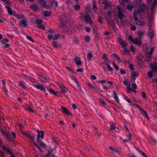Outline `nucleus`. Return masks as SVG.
<instances>
[{
  "label": "nucleus",
  "mask_w": 157,
  "mask_h": 157,
  "mask_svg": "<svg viewBox=\"0 0 157 157\" xmlns=\"http://www.w3.org/2000/svg\"><path fill=\"white\" fill-rule=\"evenodd\" d=\"M140 10L137 12H135L133 13V16L134 19L135 21H136V24L139 26H144L146 25V22L144 21L140 20H137L138 18L137 17V15H140L141 13H144V10L145 8V4L142 3L140 5Z\"/></svg>",
  "instance_id": "1"
},
{
  "label": "nucleus",
  "mask_w": 157,
  "mask_h": 157,
  "mask_svg": "<svg viewBox=\"0 0 157 157\" xmlns=\"http://www.w3.org/2000/svg\"><path fill=\"white\" fill-rule=\"evenodd\" d=\"M48 37L49 40H51L52 38L53 39V36L52 35L49 34L48 35Z\"/></svg>",
  "instance_id": "63"
},
{
  "label": "nucleus",
  "mask_w": 157,
  "mask_h": 157,
  "mask_svg": "<svg viewBox=\"0 0 157 157\" xmlns=\"http://www.w3.org/2000/svg\"><path fill=\"white\" fill-rule=\"evenodd\" d=\"M128 81L127 79H125L123 82V83L125 85H127L128 84Z\"/></svg>",
  "instance_id": "58"
},
{
  "label": "nucleus",
  "mask_w": 157,
  "mask_h": 157,
  "mask_svg": "<svg viewBox=\"0 0 157 157\" xmlns=\"http://www.w3.org/2000/svg\"><path fill=\"white\" fill-rule=\"evenodd\" d=\"M118 11L119 19H123L124 18V16L121 10V8L120 6L118 7Z\"/></svg>",
  "instance_id": "8"
},
{
  "label": "nucleus",
  "mask_w": 157,
  "mask_h": 157,
  "mask_svg": "<svg viewBox=\"0 0 157 157\" xmlns=\"http://www.w3.org/2000/svg\"><path fill=\"white\" fill-rule=\"evenodd\" d=\"M131 75L132 77V80L133 82H134L136 78L138 76V73L136 72H134L131 73Z\"/></svg>",
  "instance_id": "11"
},
{
  "label": "nucleus",
  "mask_w": 157,
  "mask_h": 157,
  "mask_svg": "<svg viewBox=\"0 0 157 157\" xmlns=\"http://www.w3.org/2000/svg\"><path fill=\"white\" fill-rule=\"evenodd\" d=\"M124 98L125 100L126 101H127L128 103H132L131 101L128 98V97L126 96H124Z\"/></svg>",
  "instance_id": "34"
},
{
  "label": "nucleus",
  "mask_w": 157,
  "mask_h": 157,
  "mask_svg": "<svg viewBox=\"0 0 157 157\" xmlns=\"http://www.w3.org/2000/svg\"><path fill=\"white\" fill-rule=\"evenodd\" d=\"M138 151L140 152L143 157H148L144 153L142 152L140 150H138Z\"/></svg>",
  "instance_id": "56"
},
{
  "label": "nucleus",
  "mask_w": 157,
  "mask_h": 157,
  "mask_svg": "<svg viewBox=\"0 0 157 157\" xmlns=\"http://www.w3.org/2000/svg\"><path fill=\"white\" fill-rule=\"evenodd\" d=\"M2 149H4V150H5L6 151V152H7L9 153H11L10 150L9 149L6 148L5 146H3L2 147Z\"/></svg>",
  "instance_id": "42"
},
{
  "label": "nucleus",
  "mask_w": 157,
  "mask_h": 157,
  "mask_svg": "<svg viewBox=\"0 0 157 157\" xmlns=\"http://www.w3.org/2000/svg\"><path fill=\"white\" fill-rule=\"evenodd\" d=\"M93 56L92 53H89L87 54V58L89 61H90Z\"/></svg>",
  "instance_id": "32"
},
{
  "label": "nucleus",
  "mask_w": 157,
  "mask_h": 157,
  "mask_svg": "<svg viewBox=\"0 0 157 157\" xmlns=\"http://www.w3.org/2000/svg\"><path fill=\"white\" fill-rule=\"evenodd\" d=\"M61 111L63 113L68 116L71 115V113L69 112L67 109L65 107L62 106L61 109Z\"/></svg>",
  "instance_id": "10"
},
{
  "label": "nucleus",
  "mask_w": 157,
  "mask_h": 157,
  "mask_svg": "<svg viewBox=\"0 0 157 157\" xmlns=\"http://www.w3.org/2000/svg\"><path fill=\"white\" fill-rule=\"evenodd\" d=\"M1 131L2 133L3 134V135L5 136L6 138L7 139H9V136L8 134L7 133L5 132V131L3 130H2Z\"/></svg>",
  "instance_id": "33"
},
{
  "label": "nucleus",
  "mask_w": 157,
  "mask_h": 157,
  "mask_svg": "<svg viewBox=\"0 0 157 157\" xmlns=\"http://www.w3.org/2000/svg\"><path fill=\"white\" fill-rule=\"evenodd\" d=\"M32 8L34 10H38V7L36 5H33L31 6Z\"/></svg>",
  "instance_id": "47"
},
{
  "label": "nucleus",
  "mask_w": 157,
  "mask_h": 157,
  "mask_svg": "<svg viewBox=\"0 0 157 157\" xmlns=\"http://www.w3.org/2000/svg\"><path fill=\"white\" fill-rule=\"evenodd\" d=\"M118 41L122 46V48L124 49L125 47H126L127 45V43L123 40L121 37H119Z\"/></svg>",
  "instance_id": "9"
},
{
  "label": "nucleus",
  "mask_w": 157,
  "mask_h": 157,
  "mask_svg": "<svg viewBox=\"0 0 157 157\" xmlns=\"http://www.w3.org/2000/svg\"><path fill=\"white\" fill-rule=\"evenodd\" d=\"M132 86L133 89V90L134 89H136L137 87V86L135 83H132Z\"/></svg>",
  "instance_id": "52"
},
{
  "label": "nucleus",
  "mask_w": 157,
  "mask_h": 157,
  "mask_svg": "<svg viewBox=\"0 0 157 157\" xmlns=\"http://www.w3.org/2000/svg\"><path fill=\"white\" fill-rule=\"evenodd\" d=\"M26 37V38L29 40H30L31 41H32V42L33 41V40L32 38L30 36H27Z\"/></svg>",
  "instance_id": "59"
},
{
  "label": "nucleus",
  "mask_w": 157,
  "mask_h": 157,
  "mask_svg": "<svg viewBox=\"0 0 157 157\" xmlns=\"http://www.w3.org/2000/svg\"><path fill=\"white\" fill-rule=\"evenodd\" d=\"M129 40L133 44L137 45L138 46L141 45L142 41L140 38H135L133 39L131 36H129L128 37Z\"/></svg>",
  "instance_id": "2"
},
{
  "label": "nucleus",
  "mask_w": 157,
  "mask_h": 157,
  "mask_svg": "<svg viewBox=\"0 0 157 157\" xmlns=\"http://www.w3.org/2000/svg\"><path fill=\"white\" fill-rule=\"evenodd\" d=\"M39 142L40 144L43 147H44L46 145L43 142H41L39 140V141L37 142Z\"/></svg>",
  "instance_id": "54"
},
{
  "label": "nucleus",
  "mask_w": 157,
  "mask_h": 157,
  "mask_svg": "<svg viewBox=\"0 0 157 157\" xmlns=\"http://www.w3.org/2000/svg\"><path fill=\"white\" fill-rule=\"evenodd\" d=\"M147 50L146 52L148 53V55H151L152 54L153 51L154 50V48H151V51H150L149 52V50H148V49H147Z\"/></svg>",
  "instance_id": "41"
},
{
  "label": "nucleus",
  "mask_w": 157,
  "mask_h": 157,
  "mask_svg": "<svg viewBox=\"0 0 157 157\" xmlns=\"http://www.w3.org/2000/svg\"><path fill=\"white\" fill-rule=\"evenodd\" d=\"M112 56L115 59H117L119 62L121 63V59L120 57L117 55L113 54L112 55Z\"/></svg>",
  "instance_id": "22"
},
{
  "label": "nucleus",
  "mask_w": 157,
  "mask_h": 157,
  "mask_svg": "<svg viewBox=\"0 0 157 157\" xmlns=\"http://www.w3.org/2000/svg\"><path fill=\"white\" fill-rule=\"evenodd\" d=\"M138 36L139 37V38L140 39L141 38L143 35V33L142 31H138Z\"/></svg>",
  "instance_id": "40"
},
{
  "label": "nucleus",
  "mask_w": 157,
  "mask_h": 157,
  "mask_svg": "<svg viewBox=\"0 0 157 157\" xmlns=\"http://www.w3.org/2000/svg\"><path fill=\"white\" fill-rule=\"evenodd\" d=\"M74 61L75 63L78 66L80 65L81 64V60L79 58H75L74 59Z\"/></svg>",
  "instance_id": "15"
},
{
  "label": "nucleus",
  "mask_w": 157,
  "mask_h": 157,
  "mask_svg": "<svg viewBox=\"0 0 157 157\" xmlns=\"http://www.w3.org/2000/svg\"><path fill=\"white\" fill-rule=\"evenodd\" d=\"M34 86L36 89L40 90L41 91L45 92V89L44 86L41 84L36 86Z\"/></svg>",
  "instance_id": "13"
},
{
  "label": "nucleus",
  "mask_w": 157,
  "mask_h": 157,
  "mask_svg": "<svg viewBox=\"0 0 157 157\" xmlns=\"http://www.w3.org/2000/svg\"><path fill=\"white\" fill-rule=\"evenodd\" d=\"M18 85L21 87L23 89L25 90L26 89V86L24 82L19 81L18 82Z\"/></svg>",
  "instance_id": "21"
},
{
  "label": "nucleus",
  "mask_w": 157,
  "mask_h": 157,
  "mask_svg": "<svg viewBox=\"0 0 157 157\" xmlns=\"http://www.w3.org/2000/svg\"><path fill=\"white\" fill-rule=\"evenodd\" d=\"M133 7V5L131 3H129L128 5L127 9L128 10H130Z\"/></svg>",
  "instance_id": "39"
},
{
  "label": "nucleus",
  "mask_w": 157,
  "mask_h": 157,
  "mask_svg": "<svg viewBox=\"0 0 157 157\" xmlns=\"http://www.w3.org/2000/svg\"><path fill=\"white\" fill-rule=\"evenodd\" d=\"M99 101L100 104L103 105H105V102L101 99L100 98L99 99Z\"/></svg>",
  "instance_id": "50"
},
{
  "label": "nucleus",
  "mask_w": 157,
  "mask_h": 157,
  "mask_svg": "<svg viewBox=\"0 0 157 157\" xmlns=\"http://www.w3.org/2000/svg\"><path fill=\"white\" fill-rule=\"evenodd\" d=\"M22 133H23V134L25 135L27 137H29L30 139V140H31L32 141H33V140H34V137L30 136L27 133V132H22Z\"/></svg>",
  "instance_id": "25"
},
{
  "label": "nucleus",
  "mask_w": 157,
  "mask_h": 157,
  "mask_svg": "<svg viewBox=\"0 0 157 157\" xmlns=\"http://www.w3.org/2000/svg\"><path fill=\"white\" fill-rule=\"evenodd\" d=\"M59 88L61 89L62 92L64 93L66 92L67 91V89L64 87L60 86V87H59Z\"/></svg>",
  "instance_id": "36"
},
{
  "label": "nucleus",
  "mask_w": 157,
  "mask_h": 157,
  "mask_svg": "<svg viewBox=\"0 0 157 157\" xmlns=\"http://www.w3.org/2000/svg\"><path fill=\"white\" fill-rule=\"evenodd\" d=\"M45 157H55V156L51 153H49Z\"/></svg>",
  "instance_id": "53"
},
{
  "label": "nucleus",
  "mask_w": 157,
  "mask_h": 157,
  "mask_svg": "<svg viewBox=\"0 0 157 157\" xmlns=\"http://www.w3.org/2000/svg\"><path fill=\"white\" fill-rule=\"evenodd\" d=\"M128 53V51L127 49H125L124 51V55H127Z\"/></svg>",
  "instance_id": "61"
},
{
  "label": "nucleus",
  "mask_w": 157,
  "mask_h": 157,
  "mask_svg": "<svg viewBox=\"0 0 157 157\" xmlns=\"http://www.w3.org/2000/svg\"><path fill=\"white\" fill-rule=\"evenodd\" d=\"M71 78H72V79L75 82V83H76V84H77V86H78V89L79 90H81V86H80V84H79L78 82V81H77V79H76V78L75 77L73 76H72V77Z\"/></svg>",
  "instance_id": "20"
},
{
  "label": "nucleus",
  "mask_w": 157,
  "mask_h": 157,
  "mask_svg": "<svg viewBox=\"0 0 157 157\" xmlns=\"http://www.w3.org/2000/svg\"><path fill=\"white\" fill-rule=\"evenodd\" d=\"M87 85L89 89H96V87L95 86H92L90 83H87Z\"/></svg>",
  "instance_id": "31"
},
{
  "label": "nucleus",
  "mask_w": 157,
  "mask_h": 157,
  "mask_svg": "<svg viewBox=\"0 0 157 157\" xmlns=\"http://www.w3.org/2000/svg\"><path fill=\"white\" fill-rule=\"evenodd\" d=\"M113 65L117 71H118L119 70V67L115 63L113 62Z\"/></svg>",
  "instance_id": "45"
},
{
  "label": "nucleus",
  "mask_w": 157,
  "mask_h": 157,
  "mask_svg": "<svg viewBox=\"0 0 157 157\" xmlns=\"http://www.w3.org/2000/svg\"><path fill=\"white\" fill-rule=\"evenodd\" d=\"M133 90L130 87V85L129 84L127 88V91L128 93L130 92L133 91Z\"/></svg>",
  "instance_id": "37"
},
{
  "label": "nucleus",
  "mask_w": 157,
  "mask_h": 157,
  "mask_svg": "<svg viewBox=\"0 0 157 157\" xmlns=\"http://www.w3.org/2000/svg\"><path fill=\"white\" fill-rule=\"evenodd\" d=\"M140 111L141 112V113H142V114H144L147 117V118L149 119L148 117L147 114V112L146 111L144 110V109H139Z\"/></svg>",
  "instance_id": "24"
},
{
  "label": "nucleus",
  "mask_w": 157,
  "mask_h": 157,
  "mask_svg": "<svg viewBox=\"0 0 157 157\" xmlns=\"http://www.w3.org/2000/svg\"><path fill=\"white\" fill-rule=\"evenodd\" d=\"M119 2L121 6H123L124 5V2L123 0H119Z\"/></svg>",
  "instance_id": "62"
},
{
  "label": "nucleus",
  "mask_w": 157,
  "mask_h": 157,
  "mask_svg": "<svg viewBox=\"0 0 157 157\" xmlns=\"http://www.w3.org/2000/svg\"><path fill=\"white\" fill-rule=\"evenodd\" d=\"M27 21L26 20H24L22 21H21L19 23V24L20 26L25 27L27 25Z\"/></svg>",
  "instance_id": "16"
},
{
  "label": "nucleus",
  "mask_w": 157,
  "mask_h": 157,
  "mask_svg": "<svg viewBox=\"0 0 157 157\" xmlns=\"http://www.w3.org/2000/svg\"><path fill=\"white\" fill-rule=\"evenodd\" d=\"M82 18L83 20L86 21L87 23L90 24H91L92 23V21L88 13L82 14Z\"/></svg>",
  "instance_id": "4"
},
{
  "label": "nucleus",
  "mask_w": 157,
  "mask_h": 157,
  "mask_svg": "<svg viewBox=\"0 0 157 157\" xmlns=\"http://www.w3.org/2000/svg\"><path fill=\"white\" fill-rule=\"evenodd\" d=\"M59 35L58 34H57L55 35L54 36H53V40H56L59 38Z\"/></svg>",
  "instance_id": "49"
},
{
  "label": "nucleus",
  "mask_w": 157,
  "mask_h": 157,
  "mask_svg": "<svg viewBox=\"0 0 157 157\" xmlns=\"http://www.w3.org/2000/svg\"><path fill=\"white\" fill-rule=\"evenodd\" d=\"M150 67L152 70L157 71V65L156 63L151 64L150 65Z\"/></svg>",
  "instance_id": "14"
},
{
  "label": "nucleus",
  "mask_w": 157,
  "mask_h": 157,
  "mask_svg": "<svg viewBox=\"0 0 157 157\" xmlns=\"http://www.w3.org/2000/svg\"><path fill=\"white\" fill-rule=\"evenodd\" d=\"M47 89L50 94H53L55 95H57L56 92L51 88L47 87Z\"/></svg>",
  "instance_id": "23"
},
{
  "label": "nucleus",
  "mask_w": 157,
  "mask_h": 157,
  "mask_svg": "<svg viewBox=\"0 0 157 157\" xmlns=\"http://www.w3.org/2000/svg\"><path fill=\"white\" fill-rule=\"evenodd\" d=\"M52 45L55 48H56L59 47L60 45L58 44L57 42L55 41H53L52 43Z\"/></svg>",
  "instance_id": "28"
},
{
  "label": "nucleus",
  "mask_w": 157,
  "mask_h": 157,
  "mask_svg": "<svg viewBox=\"0 0 157 157\" xmlns=\"http://www.w3.org/2000/svg\"><path fill=\"white\" fill-rule=\"evenodd\" d=\"M6 8L7 10L8 13L14 16L18 19L23 18L24 16L23 15L17 14L14 12L12 11L9 6H6Z\"/></svg>",
  "instance_id": "3"
},
{
  "label": "nucleus",
  "mask_w": 157,
  "mask_h": 157,
  "mask_svg": "<svg viewBox=\"0 0 157 157\" xmlns=\"http://www.w3.org/2000/svg\"><path fill=\"white\" fill-rule=\"evenodd\" d=\"M103 58L104 59L105 63L106 62L109 63V60L107 57V56L105 53H104L103 54Z\"/></svg>",
  "instance_id": "30"
},
{
  "label": "nucleus",
  "mask_w": 157,
  "mask_h": 157,
  "mask_svg": "<svg viewBox=\"0 0 157 157\" xmlns=\"http://www.w3.org/2000/svg\"><path fill=\"white\" fill-rule=\"evenodd\" d=\"M120 73L121 74L124 75L125 74L126 71L125 70L121 69L120 71Z\"/></svg>",
  "instance_id": "57"
},
{
  "label": "nucleus",
  "mask_w": 157,
  "mask_h": 157,
  "mask_svg": "<svg viewBox=\"0 0 157 157\" xmlns=\"http://www.w3.org/2000/svg\"><path fill=\"white\" fill-rule=\"evenodd\" d=\"M148 34L151 36V38H152L154 36V32L151 31V32H148Z\"/></svg>",
  "instance_id": "44"
},
{
  "label": "nucleus",
  "mask_w": 157,
  "mask_h": 157,
  "mask_svg": "<svg viewBox=\"0 0 157 157\" xmlns=\"http://www.w3.org/2000/svg\"><path fill=\"white\" fill-rule=\"evenodd\" d=\"M44 16L46 17H48L49 16H50L51 14V13L50 11H47L44 12Z\"/></svg>",
  "instance_id": "38"
},
{
  "label": "nucleus",
  "mask_w": 157,
  "mask_h": 157,
  "mask_svg": "<svg viewBox=\"0 0 157 157\" xmlns=\"http://www.w3.org/2000/svg\"><path fill=\"white\" fill-rule=\"evenodd\" d=\"M109 63H106V65L108 67V68L109 70L110 71H113V69L111 67V66L109 64Z\"/></svg>",
  "instance_id": "35"
},
{
  "label": "nucleus",
  "mask_w": 157,
  "mask_h": 157,
  "mask_svg": "<svg viewBox=\"0 0 157 157\" xmlns=\"http://www.w3.org/2000/svg\"><path fill=\"white\" fill-rule=\"evenodd\" d=\"M103 3L105 6V9H106L110 7V2L106 0H104Z\"/></svg>",
  "instance_id": "12"
},
{
  "label": "nucleus",
  "mask_w": 157,
  "mask_h": 157,
  "mask_svg": "<svg viewBox=\"0 0 157 157\" xmlns=\"http://www.w3.org/2000/svg\"><path fill=\"white\" fill-rule=\"evenodd\" d=\"M113 97L114 99L115 100V101L119 103L120 100L117 96V94L116 92H113Z\"/></svg>",
  "instance_id": "19"
},
{
  "label": "nucleus",
  "mask_w": 157,
  "mask_h": 157,
  "mask_svg": "<svg viewBox=\"0 0 157 157\" xmlns=\"http://www.w3.org/2000/svg\"><path fill=\"white\" fill-rule=\"evenodd\" d=\"M153 73L151 71L148 72L147 73V76L149 78H152L153 77Z\"/></svg>",
  "instance_id": "43"
},
{
  "label": "nucleus",
  "mask_w": 157,
  "mask_h": 157,
  "mask_svg": "<svg viewBox=\"0 0 157 157\" xmlns=\"http://www.w3.org/2000/svg\"><path fill=\"white\" fill-rule=\"evenodd\" d=\"M108 148L110 150V152L113 155L117 156L118 155H120V153L118 149L113 148L111 147H109Z\"/></svg>",
  "instance_id": "5"
},
{
  "label": "nucleus",
  "mask_w": 157,
  "mask_h": 157,
  "mask_svg": "<svg viewBox=\"0 0 157 157\" xmlns=\"http://www.w3.org/2000/svg\"><path fill=\"white\" fill-rule=\"evenodd\" d=\"M37 2L40 4L43 7L46 8L45 2L44 0H37Z\"/></svg>",
  "instance_id": "17"
},
{
  "label": "nucleus",
  "mask_w": 157,
  "mask_h": 157,
  "mask_svg": "<svg viewBox=\"0 0 157 157\" xmlns=\"http://www.w3.org/2000/svg\"><path fill=\"white\" fill-rule=\"evenodd\" d=\"M43 78L41 79V81L44 82H47L48 81V78L45 77L44 75H42Z\"/></svg>",
  "instance_id": "29"
},
{
  "label": "nucleus",
  "mask_w": 157,
  "mask_h": 157,
  "mask_svg": "<svg viewBox=\"0 0 157 157\" xmlns=\"http://www.w3.org/2000/svg\"><path fill=\"white\" fill-rule=\"evenodd\" d=\"M25 109L31 112H33V110L36 109H34V107L32 106H27L25 108Z\"/></svg>",
  "instance_id": "18"
},
{
  "label": "nucleus",
  "mask_w": 157,
  "mask_h": 157,
  "mask_svg": "<svg viewBox=\"0 0 157 157\" xmlns=\"http://www.w3.org/2000/svg\"><path fill=\"white\" fill-rule=\"evenodd\" d=\"M111 14V12L110 11H109L108 13L107 14V16H106V18L108 19V18L109 17Z\"/></svg>",
  "instance_id": "60"
},
{
  "label": "nucleus",
  "mask_w": 157,
  "mask_h": 157,
  "mask_svg": "<svg viewBox=\"0 0 157 157\" xmlns=\"http://www.w3.org/2000/svg\"><path fill=\"white\" fill-rule=\"evenodd\" d=\"M108 84L109 85L108 86L109 88H110L113 85V82L111 81H109L108 82Z\"/></svg>",
  "instance_id": "64"
},
{
  "label": "nucleus",
  "mask_w": 157,
  "mask_h": 157,
  "mask_svg": "<svg viewBox=\"0 0 157 157\" xmlns=\"http://www.w3.org/2000/svg\"><path fill=\"white\" fill-rule=\"evenodd\" d=\"M129 67L130 70L132 71H133L134 69V67L133 65L132 64H129Z\"/></svg>",
  "instance_id": "55"
},
{
  "label": "nucleus",
  "mask_w": 157,
  "mask_h": 157,
  "mask_svg": "<svg viewBox=\"0 0 157 157\" xmlns=\"http://www.w3.org/2000/svg\"><path fill=\"white\" fill-rule=\"evenodd\" d=\"M51 6L53 7H56L57 6L58 3L57 1L51 2Z\"/></svg>",
  "instance_id": "26"
},
{
  "label": "nucleus",
  "mask_w": 157,
  "mask_h": 157,
  "mask_svg": "<svg viewBox=\"0 0 157 157\" xmlns=\"http://www.w3.org/2000/svg\"><path fill=\"white\" fill-rule=\"evenodd\" d=\"M36 22L37 24V26L42 29H44L45 27L44 25L42 24V21L41 20H37L36 21Z\"/></svg>",
  "instance_id": "6"
},
{
  "label": "nucleus",
  "mask_w": 157,
  "mask_h": 157,
  "mask_svg": "<svg viewBox=\"0 0 157 157\" xmlns=\"http://www.w3.org/2000/svg\"><path fill=\"white\" fill-rule=\"evenodd\" d=\"M116 128V127L115 125L113 124H112L111 125L110 130H113L115 129Z\"/></svg>",
  "instance_id": "48"
},
{
  "label": "nucleus",
  "mask_w": 157,
  "mask_h": 157,
  "mask_svg": "<svg viewBox=\"0 0 157 157\" xmlns=\"http://www.w3.org/2000/svg\"><path fill=\"white\" fill-rule=\"evenodd\" d=\"M97 4L96 2L95 1H94L93 2V9L94 11L96 10L97 9Z\"/></svg>",
  "instance_id": "27"
},
{
  "label": "nucleus",
  "mask_w": 157,
  "mask_h": 157,
  "mask_svg": "<svg viewBox=\"0 0 157 157\" xmlns=\"http://www.w3.org/2000/svg\"><path fill=\"white\" fill-rule=\"evenodd\" d=\"M85 40L86 42H89L90 40V38L89 36H86L85 37Z\"/></svg>",
  "instance_id": "46"
},
{
  "label": "nucleus",
  "mask_w": 157,
  "mask_h": 157,
  "mask_svg": "<svg viewBox=\"0 0 157 157\" xmlns=\"http://www.w3.org/2000/svg\"><path fill=\"white\" fill-rule=\"evenodd\" d=\"M75 9L76 10H78L80 9V6L79 5H76L74 7Z\"/></svg>",
  "instance_id": "51"
},
{
  "label": "nucleus",
  "mask_w": 157,
  "mask_h": 157,
  "mask_svg": "<svg viewBox=\"0 0 157 157\" xmlns=\"http://www.w3.org/2000/svg\"><path fill=\"white\" fill-rule=\"evenodd\" d=\"M37 132L38 133V135L37 136V141H39L40 138H41V139H43L44 137V133L43 132L41 131H40L39 130H37Z\"/></svg>",
  "instance_id": "7"
}]
</instances>
